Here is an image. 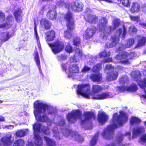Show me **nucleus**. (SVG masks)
<instances>
[{
  "label": "nucleus",
  "instance_id": "nucleus-52",
  "mask_svg": "<svg viewBox=\"0 0 146 146\" xmlns=\"http://www.w3.org/2000/svg\"><path fill=\"white\" fill-rule=\"evenodd\" d=\"M91 69V68L89 67L86 66H84L81 70V71L83 72H86L90 71Z\"/></svg>",
  "mask_w": 146,
  "mask_h": 146
},
{
  "label": "nucleus",
  "instance_id": "nucleus-54",
  "mask_svg": "<svg viewBox=\"0 0 146 146\" xmlns=\"http://www.w3.org/2000/svg\"><path fill=\"white\" fill-rule=\"evenodd\" d=\"M123 137L122 136H118L116 139V141L118 144H120L122 142Z\"/></svg>",
  "mask_w": 146,
  "mask_h": 146
},
{
  "label": "nucleus",
  "instance_id": "nucleus-23",
  "mask_svg": "<svg viewBox=\"0 0 146 146\" xmlns=\"http://www.w3.org/2000/svg\"><path fill=\"white\" fill-rule=\"evenodd\" d=\"M110 96L108 92H104L96 94V96L92 97V98L95 100H102L108 98Z\"/></svg>",
  "mask_w": 146,
  "mask_h": 146
},
{
  "label": "nucleus",
  "instance_id": "nucleus-46",
  "mask_svg": "<svg viewBox=\"0 0 146 146\" xmlns=\"http://www.w3.org/2000/svg\"><path fill=\"white\" fill-rule=\"evenodd\" d=\"M69 64L67 62L62 63L61 65V67L62 70L66 72L68 67Z\"/></svg>",
  "mask_w": 146,
  "mask_h": 146
},
{
  "label": "nucleus",
  "instance_id": "nucleus-11",
  "mask_svg": "<svg viewBox=\"0 0 146 146\" xmlns=\"http://www.w3.org/2000/svg\"><path fill=\"white\" fill-rule=\"evenodd\" d=\"M11 138V134H7L3 137L1 139L3 146H11L13 142Z\"/></svg>",
  "mask_w": 146,
  "mask_h": 146
},
{
  "label": "nucleus",
  "instance_id": "nucleus-20",
  "mask_svg": "<svg viewBox=\"0 0 146 146\" xmlns=\"http://www.w3.org/2000/svg\"><path fill=\"white\" fill-rule=\"evenodd\" d=\"M90 78L91 80L94 82H100L102 80V75L100 73L91 74L90 76Z\"/></svg>",
  "mask_w": 146,
  "mask_h": 146
},
{
  "label": "nucleus",
  "instance_id": "nucleus-6",
  "mask_svg": "<svg viewBox=\"0 0 146 146\" xmlns=\"http://www.w3.org/2000/svg\"><path fill=\"white\" fill-rule=\"evenodd\" d=\"M122 29L119 28L118 31L116 32L114 36L111 37V42H107L105 44V48H113L115 46L119 43V37L122 34Z\"/></svg>",
  "mask_w": 146,
  "mask_h": 146
},
{
  "label": "nucleus",
  "instance_id": "nucleus-53",
  "mask_svg": "<svg viewBox=\"0 0 146 146\" xmlns=\"http://www.w3.org/2000/svg\"><path fill=\"white\" fill-rule=\"evenodd\" d=\"M137 31L136 28L135 27H131L129 28V32H131L133 33H135Z\"/></svg>",
  "mask_w": 146,
  "mask_h": 146
},
{
  "label": "nucleus",
  "instance_id": "nucleus-64",
  "mask_svg": "<svg viewBox=\"0 0 146 146\" xmlns=\"http://www.w3.org/2000/svg\"><path fill=\"white\" fill-rule=\"evenodd\" d=\"M72 60L73 62H76L78 61V60H77L75 56H73L72 58Z\"/></svg>",
  "mask_w": 146,
  "mask_h": 146
},
{
  "label": "nucleus",
  "instance_id": "nucleus-27",
  "mask_svg": "<svg viewBox=\"0 0 146 146\" xmlns=\"http://www.w3.org/2000/svg\"><path fill=\"white\" fill-rule=\"evenodd\" d=\"M118 73L117 72H111L106 76L107 79L109 81L115 80L117 78Z\"/></svg>",
  "mask_w": 146,
  "mask_h": 146
},
{
  "label": "nucleus",
  "instance_id": "nucleus-10",
  "mask_svg": "<svg viewBox=\"0 0 146 146\" xmlns=\"http://www.w3.org/2000/svg\"><path fill=\"white\" fill-rule=\"evenodd\" d=\"M97 30V27L94 26L88 28L86 30L84 38L86 40L91 38L95 34Z\"/></svg>",
  "mask_w": 146,
  "mask_h": 146
},
{
  "label": "nucleus",
  "instance_id": "nucleus-9",
  "mask_svg": "<svg viewBox=\"0 0 146 146\" xmlns=\"http://www.w3.org/2000/svg\"><path fill=\"white\" fill-rule=\"evenodd\" d=\"M83 119L81 120L82 125H84L90 121L95 120L96 116L95 113L92 111H84L83 115Z\"/></svg>",
  "mask_w": 146,
  "mask_h": 146
},
{
  "label": "nucleus",
  "instance_id": "nucleus-17",
  "mask_svg": "<svg viewBox=\"0 0 146 146\" xmlns=\"http://www.w3.org/2000/svg\"><path fill=\"white\" fill-rule=\"evenodd\" d=\"M140 5L138 2H133L132 3L130 11L132 13H137L140 11Z\"/></svg>",
  "mask_w": 146,
  "mask_h": 146
},
{
  "label": "nucleus",
  "instance_id": "nucleus-13",
  "mask_svg": "<svg viewBox=\"0 0 146 146\" xmlns=\"http://www.w3.org/2000/svg\"><path fill=\"white\" fill-rule=\"evenodd\" d=\"M83 5L81 3L76 1L74 2L71 5V8L73 11L78 12L83 9Z\"/></svg>",
  "mask_w": 146,
  "mask_h": 146
},
{
  "label": "nucleus",
  "instance_id": "nucleus-32",
  "mask_svg": "<svg viewBox=\"0 0 146 146\" xmlns=\"http://www.w3.org/2000/svg\"><path fill=\"white\" fill-rule=\"evenodd\" d=\"M146 42V37L143 36L138 41L136 46V47H139L144 45Z\"/></svg>",
  "mask_w": 146,
  "mask_h": 146
},
{
  "label": "nucleus",
  "instance_id": "nucleus-43",
  "mask_svg": "<svg viewBox=\"0 0 146 146\" xmlns=\"http://www.w3.org/2000/svg\"><path fill=\"white\" fill-rule=\"evenodd\" d=\"M139 86L142 88H144L146 87V78H144L141 81L139 84Z\"/></svg>",
  "mask_w": 146,
  "mask_h": 146
},
{
  "label": "nucleus",
  "instance_id": "nucleus-63",
  "mask_svg": "<svg viewBox=\"0 0 146 146\" xmlns=\"http://www.w3.org/2000/svg\"><path fill=\"white\" fill-rule=\"evenodd\" d=\"M112 62V59L111 58H108L105 60L104 62L107 63Z\"/></svg>",
  "mask_w": 146,
  "mask_h": 146
},
{
  "label": "nucleus",
  "instance_id": "nucleus-48",
  "mask_svg": "<svg viewBox=\"0 0 146 146\" xmlns=\"http://www.w3.org/2000/svg\"><path fill=\"white\" fill-rule=\"evenodd\" d=\"M65 130V131L64 132V134L66 136H68L73 133L71 130L68 128L66 129Z\"/></svg>",
  "mask_w": 146,
  "mask_h": 146
},
{
  "label": "nucleus",
  "instance_id": "nucleus-51",
  "mask_svg": "<svg viewBox=\"0 0 146 146\" xmlns=\"http://www.w3.org/2000/svg\"><path fill=\"white\" fill-rule=\"evenodd\" d=\"M57 4L60 7H62L66 5V4L62 0H61L57 2Z\"/></svg>",
  "mask_w": 146,
  "mask_h": 146
},
{
  "label": "nucleus",
  "instance_id": "nucleus-55",
  "mask_svg": "<svg viewBox=\"0 0 146 146\" xmlns=\"http://www.w3.org/2000/svg\"><path fill=\"white\" fill-rule=\"evenodd\" d=\"M120 23L119 21L117 20H115L114 21L113 26L115 28L117 27L120 25Z\"/></svg>",
  "mask_w": 146,
  "mask_h": 146
},
{
  "label": "nucleus",
  "instance_id": "nucleus-4",
  "mask_svg": "<svg viewBox=\"0 0 146 146\" xmlns=\"http://www.w3.org/2000/svg\"><path fill=\"white\" fill-rule=\"evenodd\" d=\"M63 18L66 21L67 28V29L64 32V36L65 38L70 39L73 37L72 31L74 29L75 27V21L73 14L68 11L64 15Z\"/></svg>",
  "mask_w": 146,
  "mask_h": 146
},
{
  "label": "nucleus",
  "instance_id": "nucleus-25",
  "mask_svg": "<svg viewBox=\"0 0 146 146\" xmlns=\"http://www.w3.org/2000/svg\"><path fill=\"white\" fill-rule=\"evenodd\" d=\"M141 121V120L139 118L135 116L132 117L130 120L129 125L131 127H133L134 125H138Z\"/></svg>",
  "mask_w": 146,
  "mask_h": 146
},
{
  "label": "nucleus",
  "instance_id": "nucleus-26",
  "mask_svg": "<svg viewBox=\"0 0 146 146\" xmlns=\"http://www.w3.org/2000/svg\"><path fill=\"white\" fill-rule=\"evenodd\" d=\"M35 140V146H42L43 141L42 138L38 134L35 133L34 135Z\"/></svg>",
  "mask_w": 146,
  "mask_h": 146
},
{
  "label": "nucleus",
  "instance_id": "nucleus-38",
  "mask_svg": "<svg viewBox=\"0 0 146 146\" xmlns=\"http://www.w3.org/2000/svg\"><path fill=\"white\" fill-rule=\"evenodd\" d=\"M24 141L22 139H19L15 141L13 146H23L24 145Z\"/></svg>",
  "mask_w": 146,
  "mask_h": 146
},
{
  "label": "nucleus",
  "instance_id": "nucleus-19",
  "mask_svg": "<svg viewBox=\"0 0 146 146\" xmlns=\"http://www.w3.org/2000/svg\"><path fill=\"white\" fill-rule=\"evenodd\" d=\"M86 21L91 24H95L98 21V17L95 15H87L85 17Z\"/></svg>",
  "mask_w": 146,
  "mask_h": 146
},
{
  "label": "nucleus",
  "instance_id": "nucleus-8",
  "mask_svg": "<svg viewBox=\"0 0 146 146\" xmlns=\"http://www.w3.org/2000/svg\"><path fill=\"white\" fill-rule=\"evenodd\" d=\"M130 55V53L128 52L123 51L119 53L115 57L117 60H119V62L124 64H130L129 60H131L132 58L128 57Z\"/></svg>",
  "mask_w": 146,
  "mask_h": 146
},
{
  "label": "nucleus",
  "instance_id": "nucleus-41",
  "mask_svg": "<svg viewBox=\"0 0 146 146\" xmlns=\"http://www.w3.org/2000/svg\"><path fill=\"white\" fill-rule=\"evenodd\" d=\"M42 124L40 123H35L33 125V128L34 130L36 131L39 132L40 130V128Z\"/></svg>",
  "mask_w": 146,
  "mask_h": 146
},
{
  "label": "nucleus",
  "instance_id": "nucleus-3",
  "mask_svg": "<svg viewBox=\"0 0 146 146\" xmlns=\"http://www.w3.org/2000/svg\"><path fill=\"white\" fill-rule=\"evenodd\" d=\"M45 35L46 41L54 54H56L63 50L65 47L64 44L60 40L57 39L53 43L48 42L53 41L55 38V33L53 30L46 31Z\"/></svg>",
  "mask_w": 146,
  "mask_h": 146
},
{
  "label": "nucleus",
  "instance_id": "nucleus-21",
  "mask_svg": "<svg viewBox=\"0 0 146 146\" xmlns=\"http://www.w3.org/2000/svg\"><path fill=\"white\" fill-rule=\"evenodd\" d=\"M108 117L104 112H102L98 113L97 119L98 121L103 124L106 122L108 120Z\"/></svg>",
  "mask_w": 146,
  "mask_h": 146
},
{
  "label": "nucleus",
  "instance_id": "nucleus-5",
  "mask_svg": "<svg viewBox=\"0 0 146 146\" xmlns=\"http://www.w3.org/2000/svg\"><path fill=\"white\" fill-rule=\"evenodd\" d=\"M108 20L106 17H103L100 20L98 24V29L99 31H103L108 34H110L113 29L112 26L107 27Z\"/></svg>",
  "mask_w": 146,
  "mask_h": 146
},
{
  "label": "nucleus",
  "instance_id": "nucleus-58",
  "mask_svg": "<svg viewBox=\"0 0 146 146\" xmlns=\"http://www.w3.org/2000/svg\"><path fill=\"white\" fill-rule=\"evenodd\" d=\"M65 124V121L63 119H61L58 122V125L60 126H64Z\"/></svg>",
  "mask_w": 146,
  "mask_h": 146
},
{
  "label": "nucleus",
  "instance_id": "nucleus-37",
  "mask_svg": "<svg viewBox=\"0 0 146 146\" xmlns=\"http://www.w3.org/2000/svg\"><path fill=\"white\" fill-rule=\"evenodd\" d=\"M34 60L38 66L39 67H40V62L38 52L37 51L35 52Z\"/></svg>",
  "mask_w": 146,
  "mask_h": 146
},
{
  "label": "nucleus",
  "instance_id": "nucleus-29",
  "mask_svg": "<svg viewBox=\"0 0 146 146\" xmlns=\"http://www.w3.org/2000/svg\"><path fill=\"white\" fill-rule=\"evenodd\" d=\"M13 16L11 15L8 16L7 18V19L8 21L7 23L0 25V28H3L5 27H8L9 26H11V24L10 23V22H11V23L13 22Z\"/></svg>",
  "mask_w": 146,
  "mask_h": 146
},
{
  "label": "nucleus",
  "instance_id": "nucleus-31",
  "mask_svg": "<svg viewBox=\"0 0 146 146\" xmlns=\"http://www.w3.org/2000/svg\"><path fill=\"white\" fill-rule=\"evenodd\" d=\"M11 35L8 32L6 33L5 35L3 36V39L1 40L0 42V47L1 46L2 44L5 42L8 41L11 37Z\"/></svg>",
  "mask_w": 146,
  "mask_h": 146
},
{
  "label": "nucleus",
  "instance_id": "nucleus-35",
  "mask_svg": "<svg viewBox=\"0 0 146 146\" xmlns=\"http://www.w3.org/2000/svg\"><path fill=\"white\" fill-rule=\"evenodd\" d=\"M138 89L137 85L135 84L131 85L127 87V91L131 92H136Z\"/></svg>",
  "mask_w": 146,
  "mask_h": 146
},
{
  "label": "nucleus",
  "instance_id": "nucleus-18",
  "mask_svg": "<svg viewBox=\"0 0 146 146\" xmlns=\"http://www.w3.org/2000/svg\"><path fill=\"white\" fill-rule=\"evenodd\" d=\"M145 131V129L143 126H140L136 128H134L132 132V137L135 138L139 135Z\"/></svg>",
  "mask_w": 146,
  "mask_h": 146
},
{
  "label": "nucleus",
  "instance_id": "nucleus-44",
  "mask_svg": "<svg viewBox=\"0 0 146 146\" xmlns=\"http://www.w3.org/2000/svg\"><path fill=\"white\" fill-rule=\"evenodd\" d=\"M67 58V56L64 54H61L57 56L58 60L60 61L66 60Z\"/></svg>",
  "mask_w": 146,
  "mask_h": 146
},
{
  "label": "nucleus",
  "instance_id": "nucleus-60",
  "mask_svg": "<svg viewBox=\"0 0 146 146\" xmlns=\"http://www.w3.org/2000/svg\"><path fill=\"white\" fill-rule=\"evenodd\" d=\"M127 34V29L124 26L123 27V31L122 34V36L123 38H125V36Z\"/></svg>",
  "mask_w": 146,
  "mask_h": 146
},
{
  "label": "nucleus",
  "instance_id": "nucleus-42",
  "mask_svg": "<svg viewBox=\"0 0 146 146\" xmlns=\"http://www.w3.org/2000/svg\"><path fill=\"white\" fill-rule=\"evenodd\" d=\"M26 134L25 132L23 130H20L17 131L16 133V136L17 137H21L25 136Z\"/></svg>",
  "mask_w": 146,
  "mask_h": 146
},
{
  "label": "nucleus",
  "instance_id": "nucleus-30",
  "mask_svg": "<svg viewBox=\"0 0 146 146\" xmlns=\"http://www.w3.org/2000/svg\"><path fill=\"white\" fill-rule=\"evenodd\" d=\"M111 55V52L110 50L107 51L106 50L99 53V56L100 58H108Z\"/></svg>",
  "mask_w": 146,
  "mask_h": 146
},
{
  "label": "nucleus",
  "instance_id": "nucleus-16",
  "mask_svg": "<svg viewBox=\"0 0 146 146\" xmlns=\"http://www.w3.org/2000/svg\"><path fill=\"white\" fill-rule=\"evenodd\" d=\"M70 73L72 74L78 73L79 72L78 64L76 63L70 64L68 68Z\"/></svg>",
  "mask_w": 146,
  "mask_h": 146
},
{
  "label": "nucleus",
  "instance_id": "nucleus-59",
  "mask_svg": "<svg viewBox=\"0 0 146 146\" xmlns=\"http://www.w3.org/2000/svg\"><path fill=\"white\" fill-rule=\"evenodd\" d=\"M41 131L45 134H47L48 133L47 128L46 126H43L41 129Z\"/></svg>",
  "mask_w": 146,
  "mask_h": 146
},
{
  "label": "nucleus",
  "instance_id": "nucleus-47",
  "mask_svg": "<svg viewBox=\"0 0 146 146\" xmlns=\"http://www.w3.org/2000/svg\"><path fill=\"white\" fill-rule=\"evenodd\" d=\"M130 19L133 21H139L140 17L138 16H129Z\"/></svg>",
  "mask_w": 146,
  "mask_h": 146
},
{
  "label": "nucleus",
  "instance_id": "nucleus-49",
  "mask_svg": "<svg viewBox=\"0 0 146 146\" xmlns=\"http://www.w3.org/2000/svg\"><path fill=\"white\" fill-rule=\"evenodd\" d=\"M127 87L125 86H120L118 87V90L122 92H125L126 91H127Z\"/></svg>",
  "mask_w": 146,
  "mask_h": 146
},
{
  "label": "nucleus",
  "instance_id": "nucleus-62",
  "mask_svg": "<svg viewBox=\"0 0 146 146\" xmlns=\"http://www.w3.org/2000/svg\"><path fill=\"white\" fill-rule=\"evenodd\" d=\"M34 32H35V35H38V34L37 32V30H36L37 25H36V24L35 21L34 22Z\"/></svg>",
  "mask_w": 146,
  "mask_h": 146
},
{
  "label": "nucleus",
  "instance_id": "nucleus-14",
  "mask_svg": "<svg viewBox=\"0 0 146 146\" xmlns=\"http://www.w3.org/2000/svg\"><path fill=\"white\" fill-rule=\"evenodd\" d=\"M23 11L21 7H19L17 9L15 10L13 15L17 23H19L22 21V16L21 15Z\"/></svg>",
  "mask_w": 146,
  "mask_h": 146
},
{
  "label": "nucleus",
  "instance_id": "nucleus-50",
  "mask_svg": "<svg viewBox=\"0 0 146 146\" xmlns=\"http://www.w3.org/2000/svg\"><path fill=\"white\" fill-rule=\"evenodd\" d=\"M129 0H123L122 2V4L124 6L126 7L130 6V3Z\"/></svg>",
  "mask_w": 146,
  "mask_h": 146
},
{
  "label": "nucleus",
  "instance_id": "nucleus-2",
  "mask_svg": "<svg viewBox=\"0 0 146 146\" xmlns=\"http://www.w3.org/2000/svg\"><path fill=\"white\" fill-rule=\"evenodd\" d=\"M34 113L36 120L42 122H47L49 120V118L46 113L48 110V114H52L54 111L52 109L49 108V107L47 104L40 102L37 100L33 103Z\"/></svg>",
  "mask_w": 146,
  "mask_h": 146
},
{
  "label": "nucleus",
  "instance_id": "nucleus-28",
  "mask_svg": "<svg viewBox=\"0 0 146 146\" xmlns=\"http://www.w3.org/2000/svg\"><path fill=\"white\" fill-rule=\"evenodd\" d=\"M134 43V39L133 38H129L125 43V47L122 46H120L118 48V49L119 50H121V48L122 47H123V48H130L132 46Z\"/></svg>",
  "mask_w": 146,
  "mask_h": 146
},
{
  "label": "nucleus",
  "instance_id": "nucleus-12",
  "mask_svg": "<svg viewBox=\"0 0 146 146\" xmlns=\"http://www.w3.org/2000/svg\"><path fill=\"white\" fill-rule=\"evenodd\" d=\"M40 23L41 28L45 30H49L51 28L52 23L47 19L44 18H42L40 19Z\"/></svg>",
  "mask_w": 146,
  "mask_h": 146
},
{
  "label": "nucleus",
  "instance_id": "nucleus-39",
  "mask_svg": "<svg viewBox=\"0 0 146 146\" xmlns=\"http://www.w3.org/2000/svg\"><path fill=\"white\" fill-rule=\"evenodd\" d=\"M138 142L142 144L146 143V133L143 134L139 139Z\"/></svg>",
  "mask_w": 146,
  "mask_h": 146
},
{
  "label": "nucleus",
  "instance_id": "nucleus-7",
  "mask_svg": "<svg viewBox=\"0 0 146 146\" xmlns=\"http://www.w3.org/2000/svg\"><path fill=\"white\" fill-rule=\"evenodd\" d=\"M82 115V113L80 110H73L67 114L66 118L69 123H74L78 118L81 119Z\"/></svg>",
  "mask_w": 146,
  "mask_h": 146
},
{
  "label": "nucleus",
  "instance_id": "nucleus-15",
  "mask_svg": "<svg viewBox=\"0 0 146 146\" xmlns=\"http://www.w3.org/2000/svg\"><path fill=\"white\" fill-rule=\"evenodd\" d=\"M103 89V88L100 85H94L92 86V93L90 94L91 97L95 96L97 94L101 92Z\"/></svg>",
  "mask_w": 146,
  "mask_h": 146
},
{
  "label": "nucleus",
  "instance_id": "nucleus-33",
  "mask_svg": "<svg viewBox=\"0 0 146 146\" xmlns=\"http://www.w3.org/2000/svg\"><path fill=\"white\" fill-rule=\"evenodd\" d=\"M44 138L48 146H55L56 143L54 141L46 136H44Z\"/></svg>",
  "mask_w": 146,
  "mask_h": 146
},
{
  "label": "nucleus",
  "instance_id": "nucleus-34",
  "mask_svg": "<svg viewBox=\"0 0 146 146\" xmlns=\"http://www.w3.org/2000/svg\"><path fill=\"white\" fill-rule=\"evenodd\" d=\"M81 44V39L78 37H75L73 39V44L75 46H79Z\"/></svg>",
  "mask_w": 146,
  "mask_h": 146
},
{
  "label": "nucleus",
  "instance_id": "nucleus-36",
  "mask_svg": "<svg viewBox=\"0 0 146 146\" xmlns=\"http://www.w3.org/2000/svg\"><path fill=\"white\" fill-rule=\"evenodd\" d=\"M102 64L98 63L94 66L92 68V71L94 72H98L102 68Z\"/></svg>",
  "mask_w": 146,
  "mask_h": 146
},
{
  "label": "nucleus",
  "instance_id": "nucleus-22",
  "mask_svg": "<svg viewBox=\"0 0 146 146\" xmlns=\"http://www.w3.org/2000/svg\"><path fill=\"white\" fill-rule=\"evenodd\" d=\"M46 16L50 20H54L57 17V13L56 10L50 9L46 13Z\"/></svg>",
  "mask_w": 146,
  "mask_h": 146
},
{
  "label": "nucleus",
  "instance_id": "nucleus-1",
  "mask_svg": "<svg viewBox=\"0 0 146 146\" xmlns=\"http://www.w3.org/2000/svg\"><path fill=\"white\" fill-rule=\"evenodd\" d=\"M119 112V115L117 112L113 114L112 119V124L108 125L102 133V137L107 140L113 139L115 129L118 127V125L122 126L123 123L127 120L128 116L126 113L122 111H120Z\"/></svg>",
  "mask_w": 146,
  "mask_h": 146
},
{
  "label": "nucleus",
  "instance_id": "nucleus-24",
  "mask_svg": "<svg viewBox=\"0 0 146 146\" xmlns=\"http://www.w3.org/2000/svg\"><path fill=\"white\" fill-rule=\"evenodd\" d=\"M86 84L81 85H80L78 86V87L77 90V92L78 94L81 95L82 96L85 97V98H89V96L87 93L83 92H82V90L85 87H86Z\"/></svg>",
  "mask_w": 146,
  "mask_h": 146
},
{
  "label": "nucleus",
  "instance_id": "nucleus-61",
  "mask_svg": "<svg viewBox=\"0 0 146 146\" xmlns=\"http://www.w3.org/2000/svg\"><path fill=\"white\" fill-rule=\"evenodd\" d=\"M119 82L120 84H124L125 82V79L123 77H121L119 80Z\"/></svg>",
  "mask_w": 146,
  "mask_h": 146
},
{
  "label": "nucleus",
  "instance_id": "nucleus-40",
  "mask_svg": "<svg viewBox=\"0 0 146 146\" xmlns=\"http://www.w3.org/2000/svg\"><path fill=\"white\" fill-rule=\"evenodd\" d=\"M65 50L66 52L69 53H71L73 51V48L71 44L68 43L65 47Z\"/></svg>",
  "mask_w": 146,
  "mask_h": 146
},
{
  "label": "nucleus",
  "instance_id": "nucleus-57",
  "mask_svg": "<svg viewBox=\"0 0 146 146\" xmlns=\"http://www.w3.org/2000/svg\"><path fill=\"white\" fill-rule=\"evenodd\" d=\"M105 68L107 70H110L114 69V67L111 64H108L106 66Z\"/></svg>",
  "mask_w": 146,
  "mask_h": 146
},
{
  "label": "nucleus",
  "instance_id": "nucleus-56",
  "mask_svg": "<svg viewBox=\"0 0 146 146\" xmlns=\"http://www.w3.org/2000/svg\"><path fill=\"white\" fill-rule=\"evenodd\" d=\"M5 19V15L4 14L0 11V21H3Z\"/></svg>",
  "mask_w": 146,
  "mask_h": 146
},
{
  "label": "nucleus",
  "instance_id": "nucleus-45",
  "mask_svg": "<svg viewBox=\"0 0 146 146\" xmlns=\"http://www.w3.org/2000/svg\"><path fill=\"white\" fill-rule=\"evenodd\" d=\"M97 137L95 136L92 138L90 141V144L91 146H94L96 143Z\"/></svg>",
  "mask_w": 146,
  "mask_h": 146
}]
</instances>
